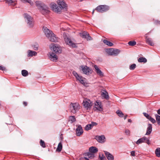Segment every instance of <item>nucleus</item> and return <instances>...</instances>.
Returning <instances> with one entry per match:
<instances>
[{
  "label": "nucleus",
  "instance_id": "obj_18",
  "mask_svg": "<svg viewBox=\"0 0 160 160\" xmlns=\"http://www.w3.org/2000/svg\"><path fill=\"white\" fill-rule=\"evenodd\" d=\"M80 36L83 38H86L88 40H91V37L89 34L85 32H83L80 33Z\"/></svg>",
  "mask_w": 160,
  "mask_h": 160
},
{
  "label": "nucleus",
  "instance_id": "obj_24",
  "mask_svg": "<svg viewBox=\"0 0 160 160\" xmlns=\"http://www.w3.org/2000/svg\"><path fill=\"white\" fill-rule=\"evenodd\" d=\"M89 150L90 151V152L88 153H92L93 154L94 156V157L95 156L94 153H96L98 151V148L94 147H92L90 148L89 149Z\"/></svg>",
  "mask_w": 160,
  "mask_h": 160
},
{
  "label": "nucleus",
  "instance_id": "obj_35",
  "mask_svg": "<svg viewBox=\"0 0 160 160\" xmlns=\"http://www.w3.org/2000/svg\"><path fill=\"white\" fill-rule=\"evenodd\" d=\"M120 52V51L118 49H113V55L117 56Z\"/></svg>",
  "mask_w": 160,
  "mask_h": 160
},
{
  "label": "nucleus",
  "instance_id": "obj_2",
  "mask_svg": "<svg viewBox=\"0 0 160 160\" xmlns=\"http://www.w3.org/2000/svg\"><path fill=\"white\" fill-rule=\"evenodd\" d=\"M51 50L57 54L61 53L62 52V49L59 45L54 43H52L50 45Z\"/></svg>",
  "mask_w": 160,
  "mask_h": 160
},
{
  "label": "nucleus",
  "instance_id": "obj_56",
  "mask_svg": "<svg viewBox=\"0 0 160 160\" xmlns=\"http://www.w3.org/2000/svg\"><path fill=\"white\" fill-rule=\"evenodd\" d=\"M93 13H94V11H93V12H92V14H93Z\"/></svg>",
  "mask_w": 160,
  "mask_h": 160
},
{
  "label": "nucleus",
  "instance_id": "obj_53",
  "mask_svg": "<svg viewBox=\"0 0 160 160\" xmlns=\"http://www.w3.org/2000/svg\"><path fill=\"white\" fill-rule=\"evenodd\" d=\"M127 117V115H126L124 116V120H125L126 119Z\"/></svg>",
  "mask_w": 160,
  "mask_h": 160
},
{
  "label": "nucleus",
  "instance_id": "obj_5",
  "mask_svg": "<svg viewBox=\"0 0 160 160\" xmlns=\"http://www.w3.org/2000/svg\"><path fill=\"white\" fill-rule=\"evenodd\" d=\"M24 16L27 20V23L28 26L29 28H32L34 25V21L33 18L27 14H24Z\"/></svg>",
  "mask_w": 160,
  "mask_h": 160
},
{
  "label": "nucleus",
  "instance_id": "obj_15",
  "mask_svg": "<svg viewBox=\"0 0 160 160\" xmlns=\"http://www.w3.org/2000/svg\"><path fill=\"white\" fill-rule=\"evenodd\" d=\"M48 57L49 59L53 62H56L58 59L56 55L52 52H50L49 53Z\"/></svg>",
  "mask_w": 160,
  "mask_h": 160
},
{
  "label": "nucleus",
  "instance_id": "obj_55",
  "mask_svg": "<svg viewBox=\"0 0 160 160\" xmlns=\"http://www.w3.org/2000/svg\"><path fill=\"white\" fill-rule=\"evenodd\" d=\"M101 160H107L106 159V158L105 157V158H102V159H101Z\"/></svg>",
  "mask_w": 160,
  "mask_h": 160
},
{
  "label": "nucleus",
  "instance_id": "obj_43",
  "mask_svg": "<svg viewBox=\"0 0 160 160\" xmlns=\"http://www.w3.org/2000/svg\"><path fill=\"white\" fill-rule=\"evenodd\" d=\"M40 144L41 146L43 148L45 147V144L44 141L42 140H41L40 141Z\"/></svg>",
  "mask_w": 160,
  "mask_h": 160
},
{
  "label": "nucleus",
  "instance_id": "obj_28",
  "mask_svg": "<svg viewBox=\"0 0 160 160\" xmlns=\"http://www.w3.org/2000/svg\"><path fill=\"white\" fill-rule=\"evenodd\" d=\"M37 53L35 51H32V50H28V57H32L33 56H35L37 55Z\"/></svg>",
  "mask_w": 160,
  "mask_h": 160
},
{
  "label": "nucleus",
  "instance_id": "obj_52",
  "mask_svg": "<svg viewBox=\"0 0 160 160\" xmlns=\"http://www.w3.org/2000/svg\"><path fill=\"white\" fill-rule=\"evenodd\" d=\"M158 114L160 115V109L158 110Z\"/></svg>",
  "mask_w": 160,
  "mask_h": 160
},
{
  "label": "nucleus",
  "instance_id": "obj_47",
  "mask_svg": "<svg viewBox=\"0 0 160 160\" xmlns=\"http://www.w3.org/2000/svg\"><path fill=\"white\" fill-rule=\"evenodd\" d=\"M6 69L5 68L2 66H0V70L2 71L5 70Z\"/></svg>",
  "mask_w": 160,
  "mask_h": 160
},
{
  "label": "nucleus",
  "instance_id": "obj_45",
  "mask_svg": "<svg viewBox=\"0 0 160 160\" xmlns=\"http://www.w3.org/2000/svg\"><path fill=\"white\" fill-rule=\"evenodd\" d=\"M149 120L152 123H154L156 122V121L155 120L152 118L151 117H150V118H149Z\"/></svg>",
  "mask_w": 160,
  "mask_h": 160
},
{
  "label": "nucleus",
  "instance_id": "obj_30",
  "mask_svg": "<svg viewBox=\"0 0 160 160\" xmlns=\"http://www.w3.org/2000/svg\"><path fill=\"white\" fill-rule=\"evenodd\" d=\"M147 59L144 57H140L138 58V62H139L146 63L147 62Z\"/></svg>",
  "mask_w": 160,
  "mask_h": 160
},
{
  "label": "nucleus",
  "instance_id": "obj_1",
  "mask_svg": "<svg viewBox=\"0 0 160 160\" xmlns=\"http://www.w3.org/2000/svg\"><path fill=\"white\" fill-rule=\"evenodd\" d=\"M37 8L40 10L41 12L43 15L46 14L49 12V8L41 2L37 1L35 2Z\"/></svg>",
  "mask_w": 160,
  "mask_h": 160
},
{
  "label": "nucleus",
  "instance_id": "obj_7",
  "mask_svg": "<svg viewBox=\"0 0 160 160\" xmlns=\"http://www.w3.org/2000/svg\"><path fill=\"white\" fill-rule=\"evenodd\" d=\"M50 7L53 11L57 13L61 12L62 9L59 6L58 7V6L56 4L54 3H51L50 4Z\"/></svg>",
  "mask_w": 160,
  "mask_h": 160
},
{
  "label": "nucleus",
  "instance_id": "obj_36",
  "mask_svg": "<svg viewBox=\"0 0 160 160\" xmlns=\"http://www.w3.org/2000/svg\"><path fill=\"white\" fill-rule=\"evenodd\" d=\"M155 153L157 157H160V148H158L156 149Z\"/></svg>",
  "mask_w": 160,
  "mask_h": 160
},
{
  "label": "nucleus",
  "instance_id": "obj_14",
  "mask_svg": "<svg viewBox=\"0 0 160 160\" xmlns=\"http://www.w3.org/2000/svg\"><path fill=\"white\" fill-rule=\"evenodd\" d=\"M73 75L76 77L77 79L82 84H85L84 78L82 76H79L75 71L72 72Z\"/></svg>",
  "mask_w": 160,
  "mask_h": 160
},
{
  "label": "nucleus",
  "instance_id": "obj_25",
  "mask_svg": "<svg viewBox=\"0 0 160 160\" xmlns=\"http://www.w3.org/2000/svg\"><path fill=\"white\" fill-rule=\"evenodd\" d=\"M6 2L9 5L15 6L17 4V2L15 0H5Z\"/></svg>",
  "mask_w": 160,
  "mask_h": 160
},
{
  "label": "nucleus",
  "instance_id": "obj_41",
  "mask_svg": "<svg viewBox=\"0 0 160 160\" xmlns=\"http://www.w3.org/2000/svg\"><path fill=\"white\" fill-rule=\"evenodd\" d=\"M128 44L131 46H134L136 44L135 41H130L128 42Z\"/></svg>",
  "mask_w": 160,
  "mask_h": 160
},
{
  "label": "nucleus",
  "instance_id": "obj_17",
  "mask_svg": "<svg viewBox=\"0 0 160 160\" xmlns=\"http://www.w3.org/2000/svg\"><path fill=\"white\" fill-rule=\"evenodd\" d=\"M95 138L99 143H103L105 141V137L104 135L96 136Z\"/></svg>",
  "mask_w": 160,
  "mask_h": 160
},
{
  "label": "nucleus",
  "instance_id": "obj_16",
  "mask_svg": "<svg viewBox=\"0 0 160 160\" xmlns=\"http://www.w3.org/2000/svg\"><path fill=\"white\" fill-rule=\"evenodd\" d=\"M57 2L59 7L62 9H66L67 8V5L64 0H58Z\"/></svg>",
  "mask_w": 160,
  "mask_h": 160
},
{
  "label": "nucleus",
  "instance_id": "obj_42",
  "mask_svg": "<svg viewBox=\"0 0 160 160\" xmlns=\"http://www.w3.org/2000/svg\"><path fill=\"white\" fill-rule=\"evenodd\" d=\"M136 67V65L135 64H133L129 67V69L131 70H134Z\"/></svg>",
  "mask_w": 160,
  "mask_h": 160
},
{
  "label": "nucleus",
  "instance_id": "obj_10",
  "mask_svg": "<svg viewBox=\"0 0 160 160\" xmlns=\"http://www.w3.org/2000/svg\"><path fill=\"white\" fill-rule=\"evenodd\" d=\"M81 68L83 73L85 74L89 75L92 73V69L86 66H82Z\"/></svg>",
  "mask_w": 160,
  "mask_h": 160
},
{
  "label": "nucleus",
  "instance_id": "obj_38",
  "mask_svg": "<svg viewBox=\"0 0 160 160\" xmlns=\"http://www.w3.org/2000/svg\"><path fill=\"white\" fill-rule=\"evenodd\" d=\"M69 121L72 123L76 121V118L74 116H70L69 117Z\"/></svg>",
  "mask_w": 160,
  "mask_h": 160
},
{
  "label": "nucleus",
  "instance_id": "obj_13",
  "mask_svg": "<svg viewBox=\"0 0 160 160\" xmlns=\"http://www.w3.org/2000/svg\"><path fill=\"white\" fill-rule=\"evenodd\" d=\"M42 29L46 36L48 38L49 37H50V36H51V34L53 33L52 31L46 27H43Z\"/></svg>",
  "mask_w": 160,
  "mask_h": 160
},
{
  "label": "nucleus",
  "instance_id": "obj_51",
  "mask_svg": "<svg viewBox=\"0 0 160 160\" xmlns=\"http://www.w3.org/2000/svg\"><path fill=\"white\" fill-rule=\"evenodd\" d=\"M33 48L35 50H37L38 49V47H37L34 46L33 47Z\"/></svg>",
  "mask_w": 160,
  "mask_h": 160
},
{
  "label": "nucleus",
  "instance_id": "obj_20",
  "mask_svg": "<svg viewBox=\"0 0 160 160\" xmlns=\"http://www.w3.org/2000/svg\"><path fill=\"white\" fill-rule=\"evenodd\" d=\"M76 135L77 136H79L83 133V130L82 126L79 125L78 126L76 130Z\"/></svg>",
  "mask_w": 160,
  "mask_h": 160
},
{
  "label": "nucleus",
  "instance_id": "obj_33",
  "mask_svg": "<svg viewBox=\"0 0 160 160\" xmlns=\"http://www.w3.org/2000/svg\"><path fill=\"white\" fill-rule=\"evenodd\" d=\"M62 145L61 142H59L58 145V147L56 151L58 152H60L62 150Z\"/></svg>",
  "mask_w": 160,
  "mask_h": 160
},
{
  "label": "nucleus",
  "instance_id": "obj_11",
  "mask_svg": "<svg viewBox=\"0 0 160 160\" xmlns=\"http://www.w3.org/2000/svg\"><path fill=\"white\" fill-rule=\"evenodd\" d=\"M109 7L105 5H100L97 7L96 10L99 12H105L109 9Z\"/></svg>",
  "mask_w": 160,
  "mask_h": 160
},
{
  "label": "nucleus",
  "instance_id": "obj_34",
  "mask_svg": "<svg viewBox=\"0 0 160 160\" xmlns=\"http://www.w3.org/2000/svg\"><path fill=\"white\" fill-rule=\"evenodd\" d=\"M116 113L119 117L121 118H122L124 117V114L120 110H118L116 111Z\"/></svg>",
  "mask_w": 160,
  "mask_h": 160
},
{
  "label": "nucleus",
  "instance_id": "obj_4",
  "mask_svg": "<svg viewBox=\"0 0 160 160\" xmlns=\"http://www.w3.org/2000/svg\"><path fill=\"white\" fill-rule=\"evenodd\" d=\"M63 38L64 41L67 45L72 48H75L76 47V43L73 42L69 37L65 35L63 36Z\"/></svg>",
  "mask_w": 160,
  "mask_h": 160
},
{
  "label": "nucleus",
  "instance_id": "obj_48",
  "mask_svg": "<svg viewBox=\"0 0 160 160\" xmlns=\"http://www.w3.org/2000/svg\"><path fill=\"white\" fill-rule=\"evenodd\" d=\"M125 133L127 135H129L130 134V131L129 130H126L125 131Z\"/></svg>",
  "mask_w": 160,
  "mask_h": 160
},
{
  "label": "nucleus",
  "instance_id": "obj_49",
  "mask_svg": "<svg viewBox=\"0 0 160 160\" xmlns=\"http://www.w3.org/2000/svg\"><path fill=\"white\" fill-rule=\"evenodd\" d=\"M99 158L101 160L102 159V158H105V157L103 156V154H101L99 155Z\"/></svg>",
  "mask_w": 160,
  "mask_h": 160
},
{
  "label": "nucleus",
  "instance_id": "obj_26",
  "mask_svg": "<svg viewBox=\"0 0 160 160\" xmlns=\"http://www.w3.org/2000/svg\"><path fill=\"white\" fill-rule=\"evenodd\" d=\"M105 153L108 160H114L113 156L109 152L105 151Z\"/></svg>",
  "mask_w": 160,
  "mask_h": 160
},
{
  "label": "nucleus",
  "instance_id": "obj_54",
  "mask_svg": "<svg viewBox=\"0 0 160 160\" xmlns=\"http://www.w3.org/2000/svg\"><path fill=\"white\" fill-rule=\"evenodd\" d=\"M128 122H132V120L130 119H129L128 120Z\"/></svg>",
  "mask_w": 160,
  "mask_h": 160
},
{
  "label": "nucleus",
  "instance_id": "obj_19",
  "mask_svg": "<svg viewBox=\"0 0 160 160\" xmlns=\"http://www.w3.org/2000/svg\"><path fill=\"white\" fill-rule=\"evenodd\" d=\"M147 35L148 34H146L145 35L146 43L150 46H153L154 45V42H153L152 39L147 36Z\"/></svg>",
  "mask_w": 160,
  "mask_h": 160
},
{
  "label": "nucleus",
  "instance_id": "obj_39",
  "mask_svg": "<svg viewBox=\"0 0 160 160\" xmlns=\"http://www.w3.org/2000/svg\"><path fill=\"white\" fill-rule=\"evenodd\" d=\"M156 120L158 124L160 123V116L156 114L155 115Z\"/></svg>",
  "mask_w": 160,
  "mask_h": 160
},
{
  "label": "nucleus",
  "instance_id": "obj_27",
  "mask_svg": "<svg viewBox=\"0 0 160 160\" xmlns=\"http://www.w3.org/2000/svg\"><path fill=\"white\" fill-rule=\"evenodd\" d=\"M152 125L151 124H148L147 128V132L145 134L146 135H149L151 132L152 131Z\"/></svg>",
  "mask_w": 160,
  "mask_h": 160
},
{
  "label": "nucleus",
  "instance_id": "obj_12",
  "mask_svg": "<svg viewBox=\"0 0 160 160\" xmlns=\"http://www.w3.org/2000/svg\"><path fill=\"white\" fill-rule=\"evenodd\" d=\"M145 142L148 144L149 145L150 143L149 140L145 137H143L139 139L136 142L137 144L138 145L141 143Z\"/></svg>",
  "mask_w": 160,
  "mask_h": 160
},
{
  "label": "nucleus",
  "instance_id": "obj_23",
  "mask_svg": "<svg viewBox=\"0 0 160 160\" xmlns=\"http://www.w3.org/2000/svg\"><path fill=\"white\" fill-rule=\"evenodd\" d=\"M97 125V123L95 122H92L91 124H88L87 125L85 128V129L87 131H88L91 129L93 126H96Z\"/></svg>",
  "mask_w": 160,
  "mask_h": 160
},
{
  "label": "nucleus",
  "instance_id": "obj_29",
  "mask_svg": "<svg viewBox=\"0 0 160 160\" xmlns=\"http://www.w3.org/2000/svg\"><path fill=\"white\" fill-rule=\"evenodd\" d=\"M101 95L105 99H108L109 98L108 93L106 91H103L102 92Z\"/></svg>",
  "mask_w": 160,
  "mask_h": 160
},
{
  "label": "nucleus",
  "instance_id": "obj_9",
  "mask_svg": "<svg viewBox=\"0 0 160 160\" xmlns=\"http://www.w3.org/2000/svg\"><path fill=\"white\" fill-rule=\"evenodd\" d=\"M94 157V156L93 154L86 153L81 157L79 160H89V159H92Z\"/></svg>",
  "mask_w": 160,
  "mask_h": 160
},
{
  "label": "nucleus",
  "instance_id": "obj_46",
  "mask_svg": "<svg viewBox=\"0 0 160 160\" xmlns=\"http://www.w3.org/2000/svg\"><path fill=\"white\" fill-rule=\"evenodd\" d=\"M131 155L133 157L135 156V151H132L131 152Z\"/></svg>",
  "mask_w": 160,
  "mask_h": 160
},
{
  "label": "nucleus",
  "instance_id": "obj_22",
  "mask_svg": "<svg viewBox=\"0 0 160 160\" xmlns=\"http://www.w3.org/2000/svg\"><path fill=\"white\" fill-rule=\"evenodd\" d=\"M94 67L95 69V71L101 77L103 76V73L99 69L98 66H97L96 65H95Z\"/></svg>",
  "mask_w": 160,
  "mask_h": 160
},
{
  "label": "nucleus",
  "instance_id": "obj_8",
  "mask_svg": "<svg viewBox=\"0 0 160 160\" xmlns=\"http://www.w3.org/2000/svg\"><path fill=\"white\" fill-rule=\"evenodd\" d=\"M94 110H98L101 111L103 110L102 106L100 101H96L94 103Z\"/></svg>",
  "mask_w": 160,
  "mask_h": 160
},
{
  "label": "nucleus",
  "instance_id": "obj_50",
  "mask_svg": "<svg viewBox=\"0 0 160 160\" xmlns=\"http://www.w3.org/2000/svg\"><path fill=\"white\" fill-rule=\"evenodd\" d=\"M23 104L25 106H26L27 105V102H23Z\"/></svg>",
  "mask_w": 160,
  "mask_h": 160
},
{
  "label": "nucleus",
  "instance_id": "obj_3",
  "mask_svg": "<svg viewBox=\"0 0 160 160\" xmlns=\"http://www.w3.org/2000/svg\"><path fill=\"white\" fill-rule=\"evenodd\" d=\"M80 108V106L78 103H71L70 106V110L72 113H76Z\"/></svg>",
  "mask_w": 160,
  "mask_h": 160
},
{
  "label": "nucleus",
  "instance_id": "obj_21",
  "mask_svg": "<svg viewBox=\"0 0 160 160\" xmlns=\"http://www.w3.org/2000/svg\"><path fill=\"white\" fill-rule=\"evenodd\" d=\"M48 39L50 41L54 42H58V38L56 36V35L53 33L51 34L50 37L48 38Z\"/></svg>",
  "mask_w": 160,
  "mask_h": 160
},
{
  "label": "nucleus",
  "instance_id": "obj_31",
  "mask_svg": "<svg viewBox=\"0 0 160 160\" xmlns=\"http://www.w3.org/2000/svg\"><path fill=\"white\" fill-rule=\"evenodd\" d=\"M106 52L110 55H113V49H107L106 50Z\"/></svg>",
  "mask_w": 160,
  "mask_h": 160
},
{
  "label": "nucleus",
  "instance_id": "obj_44",
  "mask_svg": "<svg viewBox=\"0 0 160 160\" xmlns=\"http://www.w3.org/2000/svg\"><path fill=\"white\" fill-rule=\"evenodd\" d=\"M143 114L148 119H149V118L151 117L150 116H149L148 113H147L145 112L143 113Z\"/></svg>",
  "mask_w": 160,
  "mask_h": 160
},
{
  "label": "nucleus",
  "instance_id": "obj_37",
  "mask_svg": "<svg viewBox=\"0 0 160 160\" xmlns=\"http://www.w3.org/2000/svg\"><path fill=\"white\" fill-rule=\"evenodd\" d=\"M22 75L24 77H26L28 75V72L25 70H23L22 71Z\"/></svg>",
  "mask_w": 160,
  "mask_h": 160
},
{
  "label": "nucleus",
  "instance_id": "obj_32",
  "mask_svg": "<svg viewBox=\"0 0 160 160\" xmlns=\"http://www.w3.org/2000/svg\"><path fill=\"white\" fill-rule=\"evenodd\" d=\"M103 42L105 44L109 46H112L113 45V44L112 42L107 40L104 39L103 40Z\"/></svg>",
  "mask_w": 160,
  "mask_h": 160
},
{
  "label": "nucleus",
  "instance_id": "obj_6",
  "mask_svg": "<svg viewBox=\"0 0 160 160\" xmlns=\"http://www.w3.org/2000/svg\"><path fill=\"white\" fill-rule=\"evenodd\" d=\"M82 104L84 108L87 110H89L92 105V102L89 99L87 98L83 100Z\"/></svg>",
  "mask_w": 160,
  "mask_h": 160
},
{
  "label": "nucleus",
  "instance_id": "obj_40",
  "mask_svg": "<svg viewBox=\"0 0 160 160\" xmlns=\"http://www.w3.org/2000/svg\"><path fill=\"white\" fill-rule=\"evenodd\" d=\"M21 0L22 1L25 2H28L32 6L33 5V2H32L31 0Z\"/></svg>",
  "mask_w": 160,
  "mask_h": 160
}]
</instances>
